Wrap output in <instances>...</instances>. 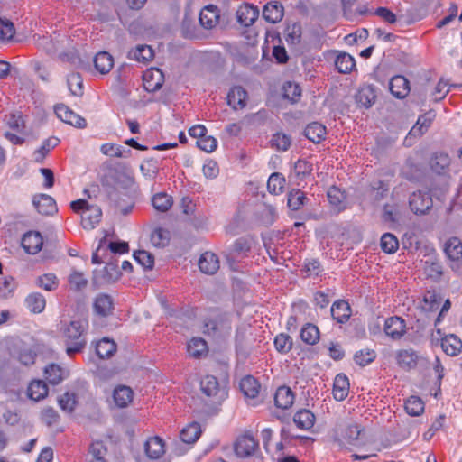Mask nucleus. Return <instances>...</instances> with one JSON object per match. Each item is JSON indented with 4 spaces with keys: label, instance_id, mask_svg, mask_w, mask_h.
Wrapping results in <instances>:
<instances>
[{
    "label": "nucleus",
    "instance_id": "48",
    "mask_svg": "<svg viewBox=\"0 0 462 462\" xmlns=\"http://www.w3.org/2000/svg\"><path fill=\"white\" fill-rule=\"evenodd\" d=\"M106 454L107 448L103 441L95 440L89 446L87 460L106 458Z\"/></svg>",
    "mask_w": 462,
    "mask_h": 462
},
{
    "label": "nucleus",
    "instance_id": "13",
    "mask_svg": "<svg viewBox=\"0 0 462 462\" xmlns=\"http://www.w3.org/2000/svg\"><path fill=\"white\" fill-rule=\"evenodd\" d=\"M219 17L218 8L216 5H208L200 11L199 20L203 28L210 30L218 23Z\"/></svg>",
    "mask_w": 462,
    "mask_h": 462
},
{
    "label": "nucleus",
    "instance_id": "32",
    "mask_svg": "<svg viewBox=\"0 0 462 462\" xmlns=\"http://www.w3.org/2000/svg\"><path fill=\"white\" fill-rule=\"evenodd\" d=\"M28 397L35 402L44 399L48 394V387L43 381H32L28 387Z\"/></svg>",
    "mask_w": 462,
    "mask_h": 462
},
{
    "label": "nucleus",
    "instance_id": "15",
    "mask_svg": "<svg viewBox=\"0 0 462 462\" xmlns=\"http://www.w3.org/2000/svg\"><path fill=\"white\" fill-rule=\"evenodd\" d=\"M42 245L43 239L39 232L30 231L23 236L22 246L30 254H35L40 252Z\"/></svg>",
    "mask_w": 462,
    "mask_h": 462
},
{
    "label": "nucleus",
    "instance_id": "46",
    "mask_svg": "<svg viewBox=\"0 0 462 462\" xmlns=\"http://www.w3.org/2000/svg\"><path fill=\"white\" fill-rule=\"evenodd\" d=\"M207 349L206 341L199 337L192 338L187 346V351L192 357H200L207 352Z\"/></svg>",
    "mask_w": 462,
    "mask_h": 462
},
{
    "label": "nucleus",
    "instance_id": "51",
    "mask_svg": "<svg viewBox=\"0 0 462 462\" xmlns=\"http://www.w3.org/2000/svg\"><path fill=\"white\" fill-rule=\"evenodd\" d=\"M285 185V179L281 173H272L267 181V189L270 193L278 195L282 192Z\"/></svg>",
    "mask_w": 462,
    "mask_h": 462
},
{
    "label": "nucleus",
    "instance_id": "53",
    "mask_svg": "<svg viewBox=\"0 0 462 462\" xmlns=\"http://www.w3.org/2000/svg\"><path fill=\"white\" fill-rule=\"evenodd\" d=\"M152 206L161 212H166L172 206V198L166 193H158L152 199Z\"/></svg>",
    "mask_w": 462,
    "mask_h": 462
},
{
    "label": "nucleus",
    "instance_id": "44",
    "mask_svg": "<svg viewBox=\"0 0 462 462\" xmlns=\"http://www.w3.org/2000/svg\"><path fill=\"white\" fill-rule=\"evenodd\" d=\"M36 284L47 291H52L58 288L59 280L54 273H49L39 276Z\"/></svg>",
    "mask_w": 462,
    "mask_h": 462
},
{
    "label": "nucleus",
    "instance_id": "29",
    "mask_svg": "<svg viewBox=\"0 0 462 462\" xmlns=\"http://www.w3.org/2000/svg\"><path fill=\"white\" fill-rule=\"evenodd\" d=\"M134 393L128 386L120 385L114 390V401L120 408L126 407L133 401Z\"/></svg>",
    "mask_w": 462,
    "mask_h": 462
},
{
    "label": "nucleus",
    "instance_id": "5",
    "mask_svg": "<svg viewBox=\"0 0 462 462\" xmlns=\"http://www.w3.org/2000/svg\"><path fill=\"white\" fill-rule=\"evenodd\" d=\"M253 244L254 240L249 237L236 239L226 255L230 265L232 266L235 262L245 257L250 252Z\"/></svg>",
    "mask_w": 462,
    "mask_h": 462
},
{
    "label": "nucleus",
    "instance_id": "28",
    "mask_svg": "<svg viewBox=\"0 0 462 462\" xmlns=\"http://www.w3.org/2000/svg\"><path fill=\"white\" fill-rule=\"evenodd\" d=\"M26 308L32 313H42L46 306V300L40 292H32L24 300Z\"/></svg>",
    "mask_w": 462,
    "mask_h": 462
},
{
    "label": "nucleus",
    "instance_id": "17",
    "mask_svg": "<svg viewBox=\"0 0 462 462\" xmlns=\"http://www.w3.org/2000/svg\"><path fill=\"white\" fill-rule=\"evenodd\" d=\"M258 15L259 10L248 4L241 5L236 12L238 23L245 27L252 25L258 18Z\"/></svg>",
    "mask_w": 462,
    "mask_h": 462
},
{
    "label": "nucleus",
    "instance_id": "20",
    "mask_svg": "<svg viewBox=\"0 0 462 462\" xmlns=\"http://www.w3.org/2000/svg\"><path fill=\"white\" fill-rule=\"evenodd\" d=\"M389 89L393 97L404 98L410 92V84L406 78L397 75L391 79Z\"/></svg>",
    "mask_w": 462,
    "mask_h": 462
},
{
    "label": "nucleus",
    "instance_id": "14",
    "mask_svg": "<svg viewBox=\"0 0 462 462\" xmlns=\"http://www.w3.org/2000/svg\"><path fill=\"white\" fill-rule=\"evenodd\" d=\"M327 196L334 212L339 213L347 208L346 194L339 188L335 186L329 188Z\"/></svg>",
    "mask_w": 462,
    "mask_h": 462
},
{
    "label": "nucleus",
    "instance_id": "4",
    "mask_svg": "<svg viewBox=\"0 0 462 462\" xmlns=\"http://www.w3.org/2000/svg\"><path fill=\"white\" fill-rule=\"evenodd\" d=\"M201 391L207 396L212 398V402L220 403L228 395L227 383L220 384L213 375L205 376L200 382Z\"/></svg>",
    "mask_w": 462,
    "mask_h": 462
},
{
    "label": "nucleus",
    "instance_id": "31",
    "mask_svg": "<svg viewBox=\"0 0 462 462\" xmlns=\"http://www.w3.org/2000/svg\"><path fill=\"white\" fill-rule=\"evenodd\" d=\"M305 136L311 142L319 143L326 135V127L317 122L309 124L304 130Z\"/></svg>",
    "mask_w": 462,
    "mask_h": 462
},
{
    "label": "nucleus",
    "instance_id": "41",
    "mask_svg": "<svg viewBox=\"0 0 462 462\" xmlns=\"http://www.w3.org/2000/svg\"><path fill=\"white\" fill-rule=\"evenodd\" d=\"M416 354L411 349L400 350L396 354L397 364L404 369L414 367L416 365Z\"/></svg>",
    "mask_w": 462,
    "mask_h": 462
},
{
    "label": "nucleus",
    "instance_id": "57",
    "mask_svg": "<svg viewBox=\"0 0 462 462\" xmlns=\"http://www.w3.org/2000/svg\"><path fill=\"white\" fill-rule=\"evenodd\" d=\"M16 282L11 276H5L0 280V298L6 299L14 294Z\"/></svg>",
    "mask_w": 462,
    "mask_h": 462
},
{
    "label": "nucleus",
    "instance_id": "58",
    "mask_svg": "<svg viewBox=\"0 0 462 462\" xmlns=\"http://www.w3.org/2000/svg\"><path fill=\"white\" fill-rule=\"evenodd\" d=\"M274 346L279 353L286 354L292 347V339L289 335L281 333L275 337Z\"/></svg>",
    "mask_w": 462,
    "mask_h": 462
},
{
    "label": "nucleus",
    "instance_id": "52",
    "mask_svg": "<svg viewBox=\"0 0 462 462\" xmlns=\"http://www.w3.org/2000/svg\"><path fill=\"white\" fill-rule=\"evenodd\" d=\"M405 411L411 416H419L424 411V402L418 396H411L405 402Z\"/></svg>",
    "mask_w": 462,
    "mask_h": 462
},
{
    "label": "nucleus",
    "instance_id": "33",
    "mask_svg": "<svg viewBox=\"0 0 462 462\" xmlns=\"http://www.w3.org/2000/svg\"><path fill=\"white\" fill-rule=\"evenodd\" d=\"M240 389L245 396L254 398L259 393L260 384L254 377L247 375L241 379Z\"/></svg>",
    "mask_w": 462,
    "mask_h": 462
},
{
    "label": "nucleus",
    "instance_id": "18",
    "mask_svg": "<svg viewBox=\"0 0 462 462\" xmlns=\"http://www.w3.org/2000/svg\"><path fill=\"white\" fill-rule=\"evenodd\" d=\"M248 95L242 87L232 88L227 95V104L235 110L244 109L246 106Z\"/></svg>",
    "mask_w": 462,
    "mask_h": 462
},
{
    "label": "nucleus",
    "instance_id": "9",
    "mask_svg": "<svg viewBox=\"0 0 462 462\" xmlns=\"http://www.w3.org/2000/svg\"><path fill=\"white\" fill-rule=\"evenodd\" d=\"M257 448V440L250 434L240 436L235 443V452L240 457H247L254 455Z\"/></svg>",
    "mask_w": 462,
    "mask_h": 462
},
{
    "label": "nucleus",
    "instance_id": "23",
    "mask_svg": "<svg viewBox=\"0 0 462 462\" xmlns=\"http://www.w3.org/2000/svg\"><path fill=\"white\" fill-rule=\"evenodd\" d=\"M330 311L333 319L341 324L346 323L352 314L350 305L344 300L335 301Z\"/></svg>",
    "mask_w": 462,
    "mask_h": 462
},
{
    "label": "nucleus",
    "instance_id": "19",
    "mask_svg": "<svg viewBox=\"0 0 462 462\" xmlns=\"http://www.w3.org/2000/svg\"><path fill=\"white\" fill-rule=\"evenodd\" d=\"M434 117L435 115L431 111L420 116L418 118L415 125H413V127L410 130L405 142H407L408 139H411V137L421 136L429 129Z\"/></svg>",
    "mask_w": 462,
    "mask_h": 462
},
{
    "label": "nucleus",
    "instance_id": "36",
    "mask_svg": "<svg viewBox=\"0 0 462 462\" xmlns=\"http://www.w3.org/2000/svg\"><path fill=\"white\" fill-rule=\"evenodd\" d=\"M445 253L452 261H458L462 258V243L457 237L449 238L445 244Z\"/></svg>",
    "mask_w": 462,
    "mask_h": 462
},
{
    "label": "nucleus",
    "instance_id": "54",
    "mask_svg": "<svg viewBox=\"0 0 462 462\" xmlns=\"http://www.w3.org/2000/svg\"><path fill=\"white\" fill-rule=\"evenodd\" d=\"M380 245L384 253L393 254L399 247V242L394 235L385 233L381 237Z\"/></svg>",
    "mask_w": 462,
    "mask_h": 462
},
{
    "label": "nucleus",
    "instance_id": "3",
    "mask_svg": "<svg viewBox=\"0 0 462 462\" xmlns=\"http://www.w3.org/2000/svg\"><path fill=\"white\" fill-rule=\"evenodd\" d=\"M231 328L228 317L219 315L205 321L203 332L216 339H225L230 335Z\"/></svg>",
    "mask_w": 462,
    "mask_h": 462
},
{
    "label": "nucleus",
    "instance_id": "40",
    "mask_svg": "<svg viewBox=\"0 0 462 462\" xmlns=\"http://www.w3.org/2000/svg\"><path fill=\"white\" fill-rule=\"evenodd\" d=\"M116 350V343L106 337L99 340L96 345V352L100 358H109Z\"/></svg>",
    "mask_w": 462,
    "mask_h": 462
},
{
    "label": "nucleus",
    "instance_id": "26",
    "mask_svg": "<svg viewBox=\"0 0 462 462\" xmlns=\"http://www.w3.org/2000/svg\"><path fill=\"white\" fill-rule=\"evenodd\" d=\"M349 393V381L345 374H337L333 384V396L337 401H344Z\"/></svg>",
    "mask_w": 462,
    "mask_h": 462
},
{
    "label": "nucleus",
    "instance_id": "24",
    "mask_svg": "<svg viewBox=\"0 0 462 462\" xmlns=\"http://www.w3.org/2000/svg\"><path fill=\"white\" fill-rule=\"evenodd\" d=\"M144 450L150 459H159L165 453L164 442L159 437L149 438L144 444Z\"/></svg>",
    "mask_w": 462,
    "mask_h": 462
},
{
    "label": "nucleus",
    "instance_id": "2",
    "mask_svg": "<svg viewBox=\"0 0 462 462\" xmlns=\"http://www.w3.org/2000/svg\"><path fill=\"white\" fill-rule=\"evenodd\" d=\"M71 208L75 212L82 210L81 225L84 229L91 230L100 222L102 211L98 206H90L85 199H78L71 202Z\"/></svg>",
    "mask_w": 462,
    "mask_h": 462
},
{
    "label": "nucleus",
    "instance_id": "39",
    "mask_svg": "<svg viewBox=\"0 0 462 462\" xmlns=\"http://www.w3.org/2000/svg\"><path fill=\"white\" fill-rule=\"evenodd\" d=\"M200 434V425L197 422H192L182 429L180 436L183 442L191 444L198 440Z\"/></svg>",
    "mask_w": 462,
    "mask_h": 462
},
{
    "label": "nucleus",
    "instance_id": "56",
    "mask_svg": "<svg viewBox=\"0 0 462 462\" xmlns=\"http://www.w3.org/2000/svg\"><path fill=\"white\" fill-rule=\"evenodd\" d=\"M15 33L14 23L5 18H0V42H5L13 39Z\"/></svg>",
    "mask_w": 462,
    "mask_h": 462
},
{
    "label": "nucleus",
    "instance_id": "22",
    "mask_svg": "<svg viewBox=\"0 0 462 462\" xmlns=\"http://www.w3.org/2000/svg\"><path fill=\"white\" fill-rule=\"evenodd\" d=\"M294 393L288 386L279 387L274 394V402L277 408L287 410L294 402Z\"/></svg>",
    "mask_w": 462,
    "mask_h": 462
},
{
    "label": "nucleus",
    "instance_id": "21",
    "mask_svg": "<svg viewBox=\"0 0 462 462\" xmlns=\"http://www.w3.org/2000/svg\"><path fill=\"white\" fill-rule=\"evenodd\" d=\"M199 267L206 274H214L219 269L217 255L212 252L203 253L199 260Z\"/></svg>",
    "mask_w": 462,
    "mask_h": 462
},
{
    "label": "nucleus",
    "instance_id": "37",
    "mask_svg": "<svg viewBox=\"0 0 462 462\" xmlns=\"http://www.w3.org/2000/svg\"><path fill=\"white\" fill-rule=\"evenodd\" d=\"M60 143L57 137L45 139L39 149L33 152V160L36 162H42L49 152L56 147Z\"/></svg>",
    "mask_w": 462,
    "mask_h": 462
},
{
    "label": "nucleus",
    "instance_id": "27",
    "mask_svg": "<svg viewBox=\"0 0 462 462\" xmlns=\"http://www.w3.org/2000/svg\"><path fill=\"white\" fill-rule=\"evenodd\" d=\"M263 18L272 23H276L282 19L283 6L278 2L268 3L263 10Z\"/></svg>",
    "mask_w": 462,
    "mask_h": 462
},
{
    "label": "nucleus",
    "instance_id": "34",
    "mask_svg": "<svg viewBox=\"0 0 462 462\" xmlns=\"http://www.w3.org/2000/svg\"><path fill=\"white\" fill-rule=\"evenodd\" d=\"M153 56V51L148 45H138L128 52V58L130 60L143 63L151 60Z\"/></svg>",
    "mask_w": 462,
    "mask_h": 462
},
{
    "label": "nucleus",
    "instance_id": "16",
    "mask_svg": "<svg viewBox=\"0 0 462 462\" xmlns=\"http://www.w3.org/2000/svg\"><path fill=\"white\" fill-rule=\"evenodd\" d=\"M93 309L95 314L100 317H107L112 314L114 303L111 296L105 293L98 294L94 300Z\"/></svg>",
    "mask_w": 462,
    "mask_h": 462
},
{
    "label": "nucleus",
    "instance_id": "59",
    "mask_svg": "<svg viewBox=\"0 0 462 462\" xmlns=\"http://www.w3.org/2000/svg\"><path fill=\"white\" fill-rule=\"evenodd\" d=\"M306 199L305 194L300 189H294L288 195V206L292 210H298L304 205Z\"/></svg>",
    "mask_w": 462,
    "mask_h": 462
},
{
    "label": "nucleus",
    "instance_id": "25",
    "mask_svg": "<svg viewBox=\"0 0 462 462\" xmlns=\"http://www.w3.org/2000/svg\"><path fill=\"white\" fill-rule=\"evenodd\" d=\"M441 347L448 356H456L462 351V341L457 336L449 334L441 339Z\"/></svg>",
    "mask_w": 462,
    "mask_h": 462
},
{
    "label": "nucleus",
    "instance_id": "11",
    "mask_svg": "<svg viewBox=\"0 0 462 462\" xmlns=\"http://www.w3.org/2000/svg\"><path fill=\"white\" fill-rule=\"evenodd\" d=\"M383 329L392 339H400L406 332L405 321L397 316L388 318L384 322Z\"/></svg>",
    "mask_w": 462,
    "mask_h": 462
},
{
    "label": "nucleus",
    "instance_id": "42",
    "mask_svg": "<svg viewBox=\"0 0 462 462\" xmlns=\"http://www.w3.org/2000/svg\"><path fill=\"white\" fill-rule=\"evenodd\" d=\"M45 378L53 385L59 384L64 379L63 369L55 364H51L45 367Z\"/></svg>",
    "mask_w": 462,
    "mask_h": 462
},
{
    "label": "nucleus",
    "instance_id": "12",
    "mask_svg": "<svg viewBox=\"0 0 462 462\" xmlns=\"http://www.w3.org/2000/svg\"><path fill=\"white\" fill-rule=\"evenodd\" d=\"M32 205L42 215H52L57 212V205L54 199L47 194H37L33 196Z\"/></svg>",
    "mask_w": 462,
    "mask_h": 462
},
{
    "label": "nucleus",
    "instance_id": "38",
    "mask_svg": "<svg viewBox=\"0 0 462 462\" xmlns=\"http://www.w3.org/2000/svg\"><path fill=\"white\" fill-rule=\"evenodd\" d=\"M335 66L340 73H349L356 66L355 59L348 53H339L335 60Z\"/></svg>",
    "mask_w": 462,
    "mask_h": 462
},
{
    "label": "nucleus",
    "instance_id": "63",
    "mask_svg": "<svg viewBox=\"0 0 462 462\" xmlns=\"http://www.w3.org/2000/svg\"><path fill=\"white\" fill-rule=\"evenodd\" d=\"M68 87L71 94L80 96L82 94V79L79 73H71L68 77Z\"/></svg>",
    "mask_w": 462,
    "mask_h": 462
},
{
    "label": "nucleus",
    "instance_id": "49",
    "mask_svg": "<svg viewBox=\"0 0 462 462\" xmlns=\"http://www.w3.org/2000/svg\"><path fill=\"white\" fill-rule=\"evenodd\" d=\"M375 98L376 95L370 86L362 88L356 95L357 103L366 108L374 103Z\"/></svg>",
    "mask_w": 462,
    "mask_h": 462
},
{
    "label": "nucleus",
    "instance_id": "8",
    "mask_svg": "<svg viewBox=\"0 0 462 462\" xmlns=\"http://www.w3.org/2000/svg\"><path fill=\"white\" fill-rule=\"evenodd\" d=\"M56 116L64 123L76 126L78 128H84L87 125L86 120L79 115L73 112L70 108L63 104L55 106Z\"/></svg>",
    "mask_w": 462,
    "mask_h": 462
},
{
    "label": "nucleus",
    "instance_id": "61",
    "mask_svg": "<svg viewBox=\"0 0 462 462\" xmlns=\"http://www.w3.org/2000/svg\"><path fill=\"white\" fill-rule=\"evenodd\" d=\"M312 171V164L306 160L300 159L294 163L293 173L302 180Z\"/></svg>",
    "mask_w": 462,
    "mask_h": 462
},
{
    "label": "nucleus",
    "instance_id": "47",
    "mask_svg": "<svg viewBox=\"0 0 462 462\" xmlns=\"http://www.w3.org/2000/svg\"><path fill=\"white\" fill-rule=\"evenodd\" d=\"M170 242V232L162 227L155 228L151 234V243L155 247H165Z\"/></svg>",
    "mask_w": 462,
    "mask_h": 462
},
{
    "label": "nucleus",
    "instance_id": "10",
    "mask_svg": "<svg viewBox=\"0 0 462 462\" xmlns=\"http://www.w3.org/2000/svg\"><path fill=\"white\" fill-rule=\"evenodd\" d=\"M143 87L148 92L159 90L164 82V74L158 68H150L143 75Z\"/></svg>",
    "mask_w": 462,
    "mask_h": 462
},
{
    "label": "nucleus",
    "instance_id": "62",
    "mask_svg": "<svg viewBox=\"0 0 462 462\" xmlns=\"http://www.w3.org/2000/svg\"><path fill=\"white\" fill-rule=\"evenodd\" d=\"M376 357V354L374 350L365 349L360 350L355 354L354 359L356 363L361 366H365L372 363Z\"/></svg>",
    "mask_w": 462,
    "mask_h": 462
},
{
    "label": "nucleus",
    "instance_id": "43",
    "mask_svg": "<svg viewBox=\"0 0 462 462\" xmlns=\"http://www.w3.org/2000/svg\"><path fill=\"white\" fill-rule=\"evenodd\" d=\"M103 154L110 157L125 158L130 153V150H125L123 146L115 143H104L100 147Z\"/></svg>",
    "mask_w": 462,
    "mask_h": 462
},
{
    "label": "nucleus",
    "instance_id": "6",
    "mask_svg": "<svg viewBox=\"0 0 462 462\" xmlns=\"http://www.w3.org/2000/svg\"><path fill=\"white\" fill-rule=\"evenodd\" d=\"M409 205L415 214H425L432 207V199L429 193L417 191L413 192L409 199Z\"/></svg>",
    "mask_w": 462,
    "mask_h": 462
},
{
    "label": "nucleus",
    "instance_id": "1",
    "mask_svg": "<svg viewBox=\"0 0 462 462\" xmlns=\"http://www.w3.org/2000/svg\"><path fill=\"white\" fill-rule=\"evenodd\" d=\"M88 330V321L85 319L60 322L59 332L69 356L79 353L85 348Z\"/></svg>",
    "mask_w": 462,
    "mask_h": 462
},
{
    "label": "nucleus",
    "instance_id": "35",
    "mask_svg": "<svg viewBox=\"0 0 462 462\" xmlns=\"http://www.w3.org/2000/svg\"><path fill=\"white\" fill-rule=\"evenodd\" d=\"M293 421L299 429L309 430L314 425L315 416L309 410H300L294 414Z\"/></svg>",
    "mask_w": 462,
    "mask_h": 462
},
{
    "label": "nucleus",
    "instance_id": "50",
    "mask_svg": "<svg viewBox=\"0 0 462 462\" xmlns=\"http://www.w3.org/2000/svg\"><path fill=\"white\" fill-rule=\"evenodd\" d=\"M450 160L445 153L435 154L430 162V169L437 174H441L448 167Z\"/></svg>",
    "mask_w": 462,
    "mask_h": 462
},
{
    "label": "nucleus",
    "instance_id": "7",
    "mask_svg": "<svg viewBox=\"0 0 462 462\" xmlns=\"http://www.w3.org/2000/svg\"><path fill=\"white\" fill-rule=\"evenodd\" d=\"M342 438L350 445H359L365 440V428L357 422H349L342 430Z\"/></svg>",
    "mask_w": 462,
    "mask_h": 462
},
{
    "label": "nucleus",
    "instance_id": "45",
    "mask_svg": "<svg viewBox=\"0 0 462 462\" xmlns=\"http://www.w3.org/2000/svg\"><path fill=\"white\" fill-rule=\"evenodd\" d=\"M300 337L305 343L314 345L319 338V330L317 326L308 323L301 328Z\"/></svg>",
    "mask_w": 462,
    "mask_h": 462
},
{
    "label": "nucleus",
    "instance_id": "64",
    "mask_svg": "<svg viewBox=\"0 0 462 462\" xmlns=\"http://www.w3.org/2000/svg\"><path fill=\"white\" fill-rule=\"evenodd\" d=\"M60 407L68 412H71L76 405V395L73 393L67 392L60 396L59 400Z\"/></svg>",
    "mask_w": 462,
    "mask_h": 462
},
{
    "label": "nucleus",
    "instance_id": "60",
    "mask_svg": "<svg viewBox=\"0 0 462 462\" xmlns=\"http://www.w3.org/2000/svg\"><path fill=\"white\" fill-rule=\"evenodd\" d=\"M6 125L17 134H23L24 132L25 124L21 114L9 115L6 117Z\"/></svg>",
    "mask_w": 462,
    "mask_h": 462
},
{
    "label": "nucleus",
    "instance_id": "30",
    "mask_svg": "<svg viewBox=\"0 0 462 462\" xmlns=\"http://www.w3.org/2000/svg\"><path fill=\"white\" fill-rule=\"evenodd\" d=\"M94 65L101 74H106L114 66L113 57L106 51H100L94 58Z\"/></svg>",
    "mask_w": 462,
    "mask_h": 462
},
{
    "label": "nucleus",
    "instance_id": "55",
    "mask_svg": "<svg viewBox=\"0 0 462 462\" xmlns=\"http://www.w3.org/2000/svg\"><path fill=\"white\" fill-rule=\"evenodd\" d=\"M271 143L272 146L278 151L285 152L290 148L291 144V136L286 134L276 133L273 135Z\"/></svg>",
    "mask_w": 462,
    "mask_h": 462
}]
</instances>
